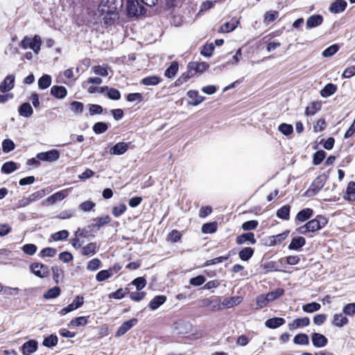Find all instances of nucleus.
Listing matches in <instances>:
<instances>
[{
  "instance_id": "1",
  "label": "nucleus",
  "mask_w": 355,
  "mask_h": 355,
  "mask_svg": "<svg viewBox=\"0 0 355 355\" xmlns=\"http://www.w3.org/2000/svg\"><path fill=\"white\" fill-rule=\"evenodd\" d=\"M327 218L318 215L315 218L297 228L300 234L307 235L309 232H315L322 229L328 223Z\"/></svg>"
},
{
  "instance_id": "2",
  "label": "nucleus",
  "mask_w": 355,
  "mask_h": 355,
  "mask_svg": "<svg viewBox=\"0 0 355 355\" xmlns=\"http://www.w3.org/2000/svg\"><path fill=\"white\" fill-rule=\"evenodd\" d=\"M122 6L123 0H101L98 6V10L101 13L115 14Z\"/></svg>"
},
{
  "instance_id": "3",
  "label": "nucleus",
  "mask_w": 355,
  "mask_h": 355,
  "mask_svg": "<svg viewBox=\"0 0 355 355\" xmlns=\"http://www.w3.org/2000/svg\"><path fill=\"white\" fill-rule=\"evenodd\" d=\"M126 10L129 17L141 16L146 12V9L138 0H127Z\"/></svg>"
},
{
  "instance_id": "4",
  "label": "nucleus",
  "mask_w": 355,
  "mask_h": 355,
  "mask_svg": "<svg viewBox=\"0 0 355 355\" xmlns=\"http://www.w3.org/2000/svg\"><path fill=\"white\" fill-rule=\"evenodd\" d=\"M324 184V179L322 175H318L313 180L309 188L306 191L304 196L308 198L315 196L323 188Z\"/></svg>"
},
{
  "instance_id": "5",
  "label": "nucleus",
  "mask_w": 355,
  "mask_h": 355,
  "mask_svg": "<svg viewBox=\"0 0 355 355\" xmlns=\"http://www.w3.org/2000/svg\"><path fill=\"white\" fill-rule=\"evenodd\" d=\"M30 269L31 272L37 277L43 278L49 275V268L47 266L37 262L31 264Z\"/></svg>"
},
{
  "instance_id": "6",
  "label": "nucleus",
  "mask_w": 355,
  "mask_h": 355,
  "mask_svg": "<svg viewBox=\"0 0 355 355\" xmlns=\"http://www.w3.org/2000/svg\"><path fill=\"white\" fill-rule=\"evenodd\" d=\"M60 152L56 149H52L46 152L37 154V158L43 162H55L60 158Z\"/></svg>"
},
{
  "instance_id": "7",
  "label": "nucleus",
  "mask_w": 355,
  "mask_h": 355,
  "mask_svg": "<svg viewBox=\"0 0 355 355\" xmlns=\"http://www.w3.org/2000/svg\"><path fill=\"white\" fill-rule=\"evenodd\" d=\"M137 322V320L136 318H132L128 321H125L121 324V325L118 328L115 336L121 337L123 336L126 332H128L133 326H135Z\"/></svg>"
},
{
  "instance_id": "8",
  "label": "nucleus",
  "mask_w": 355,
  "mask_h": 355,
  "mask_svg": "<svg viewBox=\"0 0 355 355\" xmlns=\"http://www.w3.org/2000/svg\"><path fill=\"white\" fill-rule=\"evenodd\" d=\"M37 348V342L35 340H29L22 345L21 347V352L23 355H31V354L36 352Z\"/></svg>"
},
{
  "instance_id": "9",
  "label": "nucleus",
  "mask_w": 355,
  "mask_h": 355,
  "mask_svg": "<svg viewBox=\"0 0 355 355\" xmlns=\"http://www.w3.org/2000/svg\"><path fill=\"white\" fill-rule=\"evenodd\" d=\"M15 87V76L8 75L0 84V91L2 93H6L10 91Z\"/></svg>"
},
{
  "instance_id": "10",
  "label": "nucleus",
  "mask_w": 355,
  "mask_h": 355,
  "mask_svg": "<svg viewBox=\"0 0 355 355\" xmlns=\"http://www.w3.org/2000/svg\"><path fill=\"white\" fill-rule=\"evenodd\" d=\"M99 245L96 242H90L81 248V254L85 257L92 256L98 252Z\"/></svg>"
},
{
  "instance_id": "11",
  "label": "nucleus",
  "mask_w": 355,
  "mask_h": 355,
  "mask_svg": "<svg viewBox=\"0 0 355 355\" xmlns=\"http://www.w3.org/2000/svg\"><path fill=\"white\" fill-rule=\"evenodd\" d=\"M310 324V320L308 317H303L295 319L288 325L290 330H294L298 328H303Z\"/></svg>"
},
{
  "instance_id": "12",
  "label": "nucleus",
  "mask_w": 355,
  "mask_h": 355,
  "mask_svg": "<svg viewBox=\"0 0 355 355\" xmlns=\"http://www.w3.org/2000/svg\"><path fill=\"white\" fill-rule=\"evenodd\" d=\"M311 340L315 347H323L328 343L327 338L324 335L316 332L311 334Z\"/></svg>"
},
{
  "instance_id": "13",
  "label": "nucleus",
  "mask_w": 355,
  "mask_h": 355,
  "mask_svg": "<svg viewBox=\"0 0 355 355\" xmlns=\"http://www.w3.org/2000/svg\"><path fill=\"white\" fill-rule=\"evenodd\" d=\"M96 223L88 225V229L98 230L100 227L109 224L111 222V218L108 215L101 216L94 219Z\"/></svg>"
},
{
  "instance_id": "14",
  "label": "nucleus",
  "mask_w": 355,
  "mask_h": 355,
  "mask_svg": "<svg viewBox=\"0 0 355 355\" xmlns=\"http://www.w3.org/2000/svg\"><path fill=\"white\" fill-rule=\"evenodd\" d=\"M236 242L238 245H242L246 242L255 244L257 240L253 232H247L238 236L236 239Z\"/></svg>"
},
{
  "instance_id": "15",
  "label": "nucleus",
  "mask_w": 355,
  "mask_h": 355,
  "mask_svg": "<svg viewBox=\"0 0 355 355\" xmlns=\"http://www.w3.org/2000/svg\"><path fill=\"white\" fill-rule=\"evenodd\" d=\"M347 6V3L345 0H336L331 4L329 11L335 14L340 13L346 9Z\"/></svg>"
},
{
  "instance_id": "16",
  "label": "nucleus",
  "mask_w": 355,
  "mask_h": 355,
  "mask_svg": "<svg viewBox=\"0 0 355 355\" xmlns=\"http://www.w3.org/2000/svg\"><path fill=\"white\" fill-rule=\"evenodd\" d=\"M188 64L189 68L192 69V71L194 72V74L198 72L202 73L207 70L209 67V64L205 62H190Z\"/></svg>"
},
{
  "instance_id": "17",
  "label": "nucleus",
  "mask_w": 355,
  "mask_h": 355,
  "mask_svg": "<svg viewBox=\"0 0 355 355\" xmlns=\"http://www.w3.org/2000/svg\"><path fill=\"white\" fill-rule=\"evenodd\" d=\"M167 297L165 295H160L154 297L148 304L150 310H156L166 301Z\"/></svg>"
},
{
  "instance_id": "18",
  "label": "nucleus",
  "mask_w": 355,
  "mask_h": 355,
  "mask_svg": "<svg viewBox=\"0 0 355 355\" xmlns=\"http://www.w3.org/2000/svg\"><path fill=\"white\" fill-rule=\"evenodd\" d=\"M348 322V318L346 316H344L342 313H335L331 321V324L334 326L339 328L347 324Z\"/></svg>"
},
{
  "instance_id": "19",
  "label": "nucleus",
  "mask_w": 355,
  "mask_h": 355,
  "mask_svg": "<svg viewBox=\"0 0 355 355\" xmlns=\"http://www.w3.org/2000/svg\"><path fill=\"white\" fill-rule=\"evenodd\" d=\"M285 322V319L283 318L275 317L268 319L265 322V325L269 329H277L284 324Z\"/></svg>"
},
{
  "instance_id": "20",
  "label": "nucleus",
  "mask_w": 355,
  "mask_h": 355,
  "mask_svg": "<svg viewBox=\"0 0 355 355\" xmlns=\"http://www.w3.org/2000/svg\"><path fill=\"white\" fill-rule=\"evenodd\" d=\"M289 234L288 230H286L282 234H279L277 235L271 236L268 238L269 241V246H275L277 244L281 243L283 241H284Z\"/></svg>"
},
{
  "instance_id": "21",
  "label": "nucleus",
  "mask_w": 355,
  "mask_h": 355,
  "mask_svg": "<svg viewBox=\"0 0 355 355\" xmlns=\"http://www.w3.org/2000/svg\"><path fill=\"white\" fill-rule=\"evenodd\" d=\"M239 24V21L235 19H232L230 21L225 22L221 25L218 29L219 33H230L233 31Z\"/></svg>"
},
{
  "instance_id": "22",
  "label": "nucleus",
  "mask_w": 355,
  "mask_h": 355,
  "mask_svg": "<svg viewBox=\"0 0 355 355\" xmlns=\"http://www.w3.org/2000/svg\"><path fill=\"white\" fill-rule=\"evenodd\" d=\"M323 22V17L320 15H313L306 20V27L308 28H315L320 26Z\"/></svg>"
},
{
  "instance_id": "23",
  "label": "nucleus",
  "mask_w": 355,
  "mask_h": 355,
  "mask_svg": "<svg viewBox=\"0 0 355 355\" xmlns=\"http://www.w3.org/2000/svg\"><path fill=\"white\" fill-rule=\"evenodd\" d=\"M51 94L58 99L64 98L67 94V90L64 86L53 85L51 88Z\"/></svg>"
},
{
  "instance_id": "24",
  "label": "nucleus",
  "mask_w": 355,
  "mask_h": 355,
  "mask_svg": "<svg viewBox=\"0 0 355 355\" xmlns=\"http://www.w3.org/2000/svg\"><path fill=\"white\" fill-rule=\"evenodd\" d=\"M306 244V239L302 236L294 237L290 244L288 249L291 250H299Z\"/></svg>"
},
{
  "instance_id": "25",
  "label": "nucleus",
  "mask_w": 355,
  "mask_h": 355,
  "mask_svg": "<svg viewBox=\"0 0 355 355\" xmlns=\"http://www.w3.org/2000/svg\"><path fill=\"white\" fill-rule=\"evenodd\" d=\"M243 300V297L240 296H234L226 297L222 302L223 308H232L239 304Z\"/></svg>"
},
{
  "instance_id": "26",
  "label": "nucleus",
  "mask_w": 355,
  "mask_h": 355,
  "mask_svg": "<svg viewBox=\"0 0 355 355\" xmlns=\"http://www.w3.org/2000/svg\"><path fill=\"white\" fill-rule=\"evenodd\" d=\"M313 214V211L311 208H305L300 211L295 217V220L300 222H304L309 219Z\"/></svg>"
},
{
  "instance_id": "27",
  "label": "nucleus",
  "mask_w": 355,
  "mask_h": 355,
  "mask_svg": "<svg viewBox=\"0 0 355 355\" xmlns=\"http://www.w3.org/2000/svg\"><path fill=\"white\" fill-rule=\"evenodd\" d=\"M128 148V144L125 142H119L116 144L110 149V153L113 155H123L125 153Z\"/></svg>"
},
{
  "instance_id": "28",
  "label": "nucleus",
  "mask_w": 355,
  "mask_h": 355,
  "mask_svg": "<svg viewBox=\"0 0 355 355\" xmlns=\"http://www.w3.org/2000/svg\"><path fill=\"white\" fill-rule=\"evenodd\" d=\"M18 112L20 116L28 118L33 114V110L29 103H24L19 107Z\"/></svg>"
},
{
  "instance_id": "29",
  "label": "nucleus",
  "mask_w": 355,
  "mask_h": 355,
  "mask_svg": "<svg viewBox=\"0 0 355 355\" xmlns=\"http://www.w3.org/2000/svg\"><path fill=\"white\" fill-rule=\"evenodd\" d=\"M162 78L157 76H149L142 78L140 83L145 86H154L161 83Z\"/></svg>"
},
{
  "instance_id": "30",
  "label": "nucleus",
  "mask_w": 355,
  "mask_h": 355,
  "mask_svg": "<svg viewBox=\"0 0 355 355\" xmlns=\"http://www.w3.org/2000/svg\"><path fill=\"white\" fill-rule=\"evenodd\" d=\"M336 90H337L336 85L333 84V83H328L320 91V95L324 98H327V97H329V96L333 95L334 93H336Z\"/></svg>"
},
{
  "instance_id": "31",
  "label": "nucleus",
  "mask_w": 355,
  "mask_h": 355,
  "mask_svg": "<svg viewBox=\"0 0 355 355\" xmlns=\"http://www.w3.org/2000/svg\"><path fill=\"white\" fill-rule=\"evenodd\" d=\"M19 168V164L15 162L9 161L5 162L1 166V172L5 174H10Z\"/></svg>"
},
{
  "instance_id": "32",
  "label": "nucleus",
  "mask_w": 355,
  "mask_h": 355,
  "mask_svg": "<svg viewBox=\"0 0 355 355\" xmlns=\"http://www.w3.org/2000/svg\"><path fill=\"white\" fill-rule=\"evenodd\" d=\"M89 316H79L72 319L68 324L69 327H78L80 326H85L88 323Z\"/></svg>"
},
{
  "instance_id": "33",
  "label": "nucleus",
  "mask_w": 355,
  "mask_h": 355,
  "mask_svg": "<svg viewBox=\"0 0 355 355\" xmlns=\"http://www.w3.org/2000/svg\"><path fill=\"white\" fill-rule=\"evenodd\" d=\"M279 17V12L277 10H269L265 12L263 15V23L268 25L275 21Z\"/></svg>"
},
{
  "instance_id": "34",
  "label": "nucleus",
  "mask_w": 355,
  "mask_h": 355,
  "mask_svg": "<svg viewBox=\"0 0 355 355\" xmlns=\"http://www.w3.org/2000/svg\"><path fill=\"white\" fill-rule=\"evenodd\" d=\"M254 250L250 247H245L242 248L239 252V258L244 261H248L254 254Z\"/></svg>"
},
{
  "instance_id": "35",
  "label": "nucleus",
  "mask_w": 355,
  "mask_h": 355,
  "mask_svg": "<svg viewBox=\"0 0 355 355\" xmlns=\"http://www.w3.org/2000/svg\"><path fill=\"white\" fill-rule=\"evenodd\" d=\"M179 69V64L177 61H173L171 65L166 69L164 76L168 78L175 77Z\"/></svg>"
},
{
  "instance_id": "36",
  "label": "nucleus",
  "mask_w": 355,
  "mask_h": 355,
  "mask_svg": "<svg viewBox=\"0 0 355 355\" xmlns=\"http://www.w3.org/2000/svg\"><path fill=\"white\" fill-rule=\"evenodd\" d=\"M94 229H88V226L85 228H78L75 232V236L80 238H87L89 236H94V234L92 232Z\"/></svg>"
},
{
  "instance_id": "37",
  "label": "nucleus",
  "mask_w": 355,
  "mask_h": 355,
  "mask_svg": "<svg viewBox=\"0 0 355 355\" xmlns=\"http://www.w3.org/2000/svg\"><path fill=\"white\" fill-rule=\"evenodd\" d=\"M291 207L286 205L277 211L276 215L278 218L283 220H288L290 218Z\"/></svg>"
},
{
  "instance_id": "38",
  "label": "nucleus",
  "mask_w": 355,
  "mask_h": 355,
  "mask_svg": "<svg viewBox=\"0 0 355 355\" xmlns=\"http://www.w3.org/2000/svg\"><path fill=\"white\" fill-rule=\"evenodd\" d=\"M217 222L207 223L202 225L201 230L204 234H213L217 231Z\"/></svg>"
},
{
  "instance_id": "39",
  "label": "nucleus",
  "mask_w": 355,
  "mask_h": 355,
  "mask_svg": "<svg viewBox=\"0 0 355 355\" xmlns=\"http://www.w3.org/2000/svg\"><path fill=\"white\" fill-rule=\"evenodd\" d=\"M188 96L193 99V102H189L190 105L196 106L204 100V98L198 94V92L196 90H190L188 92Z\"/></svg>"
},
{
  "instance_id": "40",
  "label": "nucleus",
  "mask_w": 355,
  "mask_h": 355,
  "mask_svg": "<svg viewBox=\"0 0 355 355\" xmlns=\"http://www.w3.org/2000/svg\"><path fill=\"white\" fill-rule=\"evenodd\" d=\"M61 293V289L58 286H54L53 288H49L44 294V298L46 300L55 299L58 297Z\"/></svg>"
},
{
  "instance_id": "41",
  "label": "nucleus",
  "mask_w": 355,
  "mask_h": 355,
  "mask_svg": "<svg viewBox=\"0 0 355 355\" xmlns=\"http://www.w3.org/2000/svg\"><path fill=\"white\" fill-rule=\"evenodd\" d=\"M321 109V103L318 101H314L311 105L306 107L305 110V114L306 116L314 115L318 111Z\"/></svg>"
},
{
  "instance_id": "42",
  "label": "nucleus",
  "mask_w": 355,
  "mask_h": 355,
  "mask_svg": "<svg viewBox=\"0 0 355 355\" xmlns=\"http://www.w3.org/2000/svg\"><path fill=\"white\" fill-rule=\"evenodd\" d=\"M51 84V77L48 74L43 75L38 80V87L42 89L48 88Z\"/></svg>"
},
{
  "instance_id": "43",
  "label": "nucleus",
  "mask_w": 355,
  "mask_h": 355,
  "mask_svg": "<svg viewBox=\"0 0 355 355\" xmlns=\"http://www.w3.org/2000/svg\"><path fill=\"white\" fill-rule=\"evenodd\" d=\"M293 343L296 345H307L309 343V336L306 334H298L294 337Z\"/></svg>"
},
{
  "instance_id": "44",
  "label": "nucleus",
  "mask_w": 355,
  "mask_h": 355,
  "mask_svg": "<svg viewBox=\"0 0 355 355\" xmlns=\"http://www.w3.org/2000/svg\"><path fill=\"white\" fill-rule=\"evenodd\" d=\"M326 155V152L323 150L316 151L313 156V164L315 166L320 164L324 159Z\"/></svg>"
},
{
  "instance_id": "45",
  "label": "nucleus",
  "mask_w": 355,
  "mask_h": 355,
  "mask_svg": "<svg viewBox=\"0 0 355 355\" xmlns=\"http://www.w3.org/2000/svg\"><path fill=\"white\" fill-rule=\"evenodd\" d=\"M41 45H42L41 37L39 35H35L32 38V42L30 44L29 48L31 49L35 53H38L39 51H40Z\"/></svg>"
},
{
  "instance_id": "46",
  "label": "nucleus",
  "mask_w": 355,
  "mask_h": 355,
  "mask_svg": "<svg viewBox=\"0 0 355 355\" xmlns=\"http://www.w3.org/2000/svg\"><path fill=\"white\" fill-rule=\"evenodd\" d=\"M284 293L285 291L284 288H278L268 293L266 295L269 302H272L282 296Z\"/></svg>"
},
{
  "instance_id": "47",
  "label": "nucleus",
  "mask_w": 355,
  "mask_h": 355,
  "mask_svg": "<svg viewBox=\"0 0 355 355\" xmlns=\"http://www.w3.org/2000/svg\"><path fill=\"white\" fill-rule=\"evenodd\" d=\"M320 308L321 306L318 302L308 303L302 306V310L306 313H313L320 310Z\"/></svg>"
},
{
  "instance_id": "48",
  "label": "nucleus",
  "mask_w": 355,
  "mask_h": 355,
  "mask_svg": "<svg viewBox=\"0 0 355 355\" xmlns=\"http://www.w3.org/2000/svg\"><path fill=\"white\" fill-rule=\"evenodd\" d=\"M92 129L96 134L100 135L105 132L107 130L108 125L105 122H97L94 123Z\"/></svg>"
},
{
  "instance_id": "49",
  "label": "nucleus",
  "mask_w": 355,
  "mask_h": 355,
  "mask_svg": "<svg viewBox=\"0 0 355 355\" xmlns=\"http://www.w3.org/2000/svg\"><path fill=\"white\" fill-rule=\"evenodd\" d=\"M339 49V45L334 44L324 49L322 54L324 57L329 58L336 54L338 51Z\"/></svg>"
},
{
  "instance_id": "50",
  "label": "nucleus",
  "mask_w": 355,
  "mask_h": 355,
  "mask_svg": "<svg viewBox=\"0 0 355 355\" xmlns=\"http://www.w3.org/2000/svg\"><path fill=\"white\" fill-rule=\"evenodd\" d=\"M278 130L284 135L288 136L293 132V127L291 124L282 123L279 125Z\"/></svg>"
},
{
  "instance_id": "51",
  "label": "nucleus",
  "mask_w": 355,
  "mask_h": 355,
  "mask_svg": "<svg viewBox=\"0 0 355 355\" xmlns=\"http://www.w3.org/2000/svg\"><path fill=\"white\" fill-rule=\"evenodd\" d=\"M69 232L67 230H61L57 232L51 236V239L54 241H63L68 238Z\"/></svg>"
},
{
  "instance_id": "52",
  "label": "nucleus",
  "mask_w": 355,
  "mask_h": 355,
  "mask_svg": "<svg viewBox=\"0 0 355 355\" xmlns=\"http://www.w3.org/2000/svg\"><path fill=\"white\" fill-rule=\"evenodd\" d=\"M58 337L55 335L51 334L44 339L43 345L47 347H53L58 344Z\"/></svg>"
},
{
  "instance_id": "53",
  "label": "nucleus",
  "mask_w": 355,
  "mask_h": 355,
  "mask_svg": "<svg viewBox=\"0 0 355 355\" xmlns=\"http://www.w3.org/2000/svg\"><path fill=\"white\" fill-rule=\"evenodd\" d=\"M51 270L53 272V280L56 284L59 283V282L63 278L64 271L58 266H53Z\"/></svg>"
},
{
  "instance_id": "54",
  "label": "nucleus",
  "mask_w": 355,
  "mask_h": 355,
  "mask_svg": "<svg viewBox=\"0 0 355 355\" xmlns=\"http://www.w3.org/2000/svg\"><path fill=\"white\" fill-rule=\"evenodd\" d=\"M346 195L347 198L346 200H355V182L350 181L347 187Z\"/></svg>"
},
{
  "instance_id": "55",
  "label": "nucleus",
  "mask_w": 355,
  "mask_h": 355,
  "mask_svg": "<svg viewBox=\"0 0 355 355\" xmlns=\"http://www.w3.org/2000/svg\"><path fill=\"white\" fill-rule=\"evenodd\" d=\"M182 234L177 230H173L167 236V240L172 243H176L181 240Z\"/></svg>"
},
{
  "instance_id": "56",
  "label": "nucleus",
  "mask_w": 355,
  "mask_h": 355,
  "mask_svg": "<svg viewBox=\"0 0 355 355\" xmlns=\"http://www.w3.org/2000/svg\"><path fill=\"white\" fill-rule=\"evenodd\" d=\"M68 194L69 190L63 189L53 193L51 196L48 197L46 200H63L68 196Z\"/></svg>"
},
{
  "instance_id": "57",
  "label": "nucleus",
  "mask_w": 355,
  "mask_h": 355,
  "mask_svg": "<svg viewBox=\"0 0 355 355\" xmlns=\"http://www.w3.org/2000/svg\"><path fill=\"white\" fill-rule=\"evenodd\" d=\"M70 109L75 114H80L84 110V105L80 101H72L70 103Z\"/></svg>"
},
{
  "instance_id": "58",
  "label": "nucleus",
  "mask_w": 355,
  "mask_h": 355,
  "mask_svg": "<svg viewBox=\"0 0 355 355\" xmlns=\"http://www.w3.org/2000/svg\"><path fill=\"white\" fill-rule=\"evenodd\" d=\"M230 253L226 256H220L214 259H211L209 260H207L205 263H204V266H209L211 265H214L216 263H222L226 260H227L230 257Z\"/></svg>"
},
{
  "instance_id": "59",
  "label": "nucleus",
  "mask_w": 355,
  "mask_h": 355,
  "mask_svg": "<svg viewBox=\"0 0 355 355\" xmlns=\"http://www.w3.org/2000/svg\"><path fill=\"white\" fill-rule=\"evenodd\" d=\"M101 266V261L98 258H94L90 260L87 264V269L89 271H95L98 270Z\"/></svg>"
},
{
  "instance_id": "60",
  "label": "nucleus",
  "mask_w": 355,
  "mask_h": 355,
  "mask_svg": "<svg viewBox=\"0 0 355 355\" xmlns=\"http://www.w3.org/2000/svg\"><path fill=\"white\" fill-rule=\"evenodd\" d=\"M146 284L147 281L144 277H137L132 282V284L136 286L137 291L143 289Z\"/></svg>"
},
{
  "instance_id": "61",
  "label": "nucleus",
  "mask_w": 355,
  "mask_h": 355,
  "mask_svg": "<svg viewBox=\"0 0 355 355\" xmlns=\"http://www.w3.org/2000/svg\"><path fill=\"white\" fill-rule=\"evenodd\" d=\"M95 206H96V204L93 201H83L78 206V209L83 211L86 212V211H90L92 210H94Z\"/></svg>"
},
{
  "instance_id": "62",
  "label": "nucleus",
  "mask_w": 355,
  "mask_h": 355,
  "mask_svg": "<svg viewBox=\"0 0 355 355\" xmlns=\"http://www.w3.org/2000/svg\"><path fill=\"white\" fill-rule=\"evenodd\" d=\"M206 282L205 276L200 275L195 277H192L189 280V284L193 286H200Z\"/></svg>"
},
{
  "instance_id": "63",
  "label": "nucleus",
  "mask_w": 355,
  "mask_h": 355,
  "mask_svg": "<svg viewBox=\"0 0 355 355\" xmlns=\"http://www.w3.org/2000/svg\"><path fill=\"white\" fill-rule=\"evenodd\" d=\"M343 312L346 315L354 316L355 315V302L349 303L344 306Z\"/></svg>"
},
{
  "instance_id": "64",
  "label": "nucleus",
  "mask_w": 355,
  "mask_h": 355,
  "mask_svg": "<svg viewBox=\"0 0 355 355\" xmlns=\"http://www.w3.org/2000/svg\"><path fill=\"white\" fill-rule=\"evenodd\" d=\"M14 142L9 139H4L2 142V149L4 153H8L15 149Z\"/></svg>"
}]
</instances>
